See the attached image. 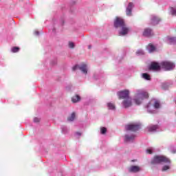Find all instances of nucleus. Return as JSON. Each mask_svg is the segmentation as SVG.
I'll list each match as a JSON object with an SVG mask.
<instances>
[{
	"mask_svg": "<svg viewBox=\"0 0 176 176\" xmlns=\"http://www.w3.org/2000/svg\"><path fill=\"white\" fill-rule=\"evenodd\" d=\"M136 54H137L138 56H144V51L140 50H138V51L136 52Z\"/></svg>",
	"mask_w": 176,
	"mask_h": 176,
	"instance_id": "cd10ccee",
	"label": "nucleus"
},
{
	"mask_svg": "<svg viewBox=\"0 0 176 176\" xmlns=\"http://www.w3.org/2000/svg\"><path fill=\"white\" fill-rule=\"evenodd\" d=\"M122 105L125 108H130L131 105H133V102H131V98H126V99H124L122 101Z\"/></svg>",
	"mask_w": 176,
	"mask_h": 176,
	"instance_id": "0eeeda50",
	"label": "nucleus"
},
{
	"mask_svg": "<svg viewBox=\"0 0 176 176\" xmlns=\"http://www.w3.org/2000/svg\"><path fill=\"white\" fill-rule=\"evenodd\" d=\"M106 133H107V128L101 127L100 128V134L104 135V134H106Z\"/></svg>",
	"mask_w": 176,
	"mask_h": 176,
	"instance_id": "a878e982",
	"label": "nucleus"
},
{
	"mask_svg": "<svg viewBox=\"0 0 176 176\" xmlns=\"http://www.w3.org/2000/svg\"><path fill=\"white\" fill-rule=\"evenodd\" d=\"M36 34L38 35V34H39V32H36Z\"/></svg>",
	"mask_w": 176,
	"mask_h": 176,
	"instance_id": "e433bc0d",
	"label": "nucleus"
},
{
	"mask_svg": "<svg viewBox=\"0 0 176 176\" xmlns=\"http://www.w3.org/2000/svg\"><path fill=\"white\" fill-rule=\"evenodd\" d=\"M126 23H124V20L120 17H116L114 21V27L116 28H122L124 27Z\"/></svg>",
	"mask_w": 176,
	"mask_h": 176,
	"instance_id": "20e7f679",
	"label": "nucleus"
},
{
	"mask_svg": "<svg viewBox=\"0 0 176 176\" xmlns=\"http://www.w3.org/2000/svg\"><path fill=\"white\" fill-rule=\"evenodd\" d=\"M76 115L75 113V112H73L71 116L69 117H68L67 120L69 122H74V120H75V118H76Z\"/></svg>",
	"mask_w": 176,
	"mask_h": 176,
	"instance_id": "f3484780",
	"label": "nucleus"
},
{
	"mask_svg": "<svg viewBox=\"0 0 176 176\" xmlns=\"http://www.w3.org/2000/svg\"><path fill=\"white\" fill-rule=\"evenodd\" d=\"M162 67H175V64L170 61H164L161 63Z\"/></svg>",
	"mask_w": 176,
	"mask_h": 176,
	"instance_id": "f8f14e48",
	"label": "nucleus"
},
{
	"mask_svg": "<svg viewBox=\"0 0 176 176\" xmlns=\"http://www.w3.org/2000/svg\"><path fill=\"white\" fill-rule=\"evenodd\" d=\"M107 107H108L109 109H111L112 111H115V109H116L115 107V104L113 103H111V102L107 103Z\"/></svg>",
	"mask_w": 176,
	"mask_h": 176,
	"instance_id": "aec40b11",
	"label": "nucleus"
},
{
	"mask_svg": "<svg viewBox=\"0 0 176 176\" xmlns=\"http://www.w3.org/2000/svg\"><path fill=\"white\" fill-rule=\"evenodd\" d=\"M77 135H78L79 137H80V135H82V133H80V132H76V133Z\"/></svg>",
	"mask_w": 176,
	"mask_h": 176,
	"instance_id": "f704fd0d",
	"label": "nucleus"
},
{
	"mask_svg": "<svg viewBox=\"0 0 176 176\" xmlns=\"http://www.w3.org/2000/svg\"><path fill=\"white\" fill-rule=\"evenodd\" d=\"M135 138V135H125L126 141H129V142L133 141Z\"/></svg>",
	"mask_w": 176,
	"mask_h": 176,
	"instance_id": "dca6fc26",
	"label": "nucleus"
},
{
	"mask_svg": "<svg viewBox=\"0 0 176 176\" xmlns=\"http://www.w3.org/2000/svg\"><path fill=\"white\" fill-rule=\"evenodd\" d=\"M146 152H147V153H148L149 155H152V154L153 153V152L152 151V149H151V148H148V149L146 150Z\"/></svg>",
	"mask_w": 176,
	"mask_h": 176,
	"instance_id": "2f4dec72",
	"label": "nucleus"
},
{
	"mask_svg": "<svg viewBox=\"0 0 176 176\" xmlns=\"http://www.w3.org/2000/svg\"><path fill=\"white\" fill-rule=\"evenodd\" d=\"M40 121H41V120L39 118H35L34 119V123H39Z\"/></svg>",
	"mask_w": 176,
	"mask_h": 176,
	"instance_id": "7c9ffc66",
	"label": "nucleus"
},
{
	"mask_svg": "<svg viewBox=\"0 0 176 176\" xmlns=\"http://www.w3.org/2000/svg\"><path fill=\"white\" fill-rule=\"evenodd\" d=\"M88 49H91V46L89 45Z\"/></svg>",
	"mask_w": 176,
	"mask_h": 176,
	"instance_id": "c9c22d12",
	"label": "nucleus"
},
{
	"mask_svg": "<svg viewBox=\"0 0 176 176\" xmlns=\"http://www.w3.org/2000/svg\"><path fill=\"white\" fill-rule=\"evenodd\" d=\"M129 173H138L141 171V168L138 166H131L129 168Z\"/></svg>",
	"mask_w": 176,
	"mask_h": 176,
	"instance_id": "9d476101",
	"label": "nucleus"
},
{
	"mask_svg": "<svg viewBox=\"0 0 176 176\" xmlns=\"http://www.w3.org/2000/svg\"><path fill=\"white\" fill-rule=\"evenodd\" d=\"M150 67H160V65L157 62H152Z\"/></svg>",
	"mask_w": 176,
	"mask_h": 176,
	"instance_id": "bb28decb",
	"label": "nucleus"
},
{
	"mask_svg": "<svg viewBox=\"0 0 176 176\" xmlns=\"http://www.w3.org/2000/svg\"><path fill=\"white\" fill-rule=\"evenodd\" d=\"M153 32H152V30L150 28H146L144 31L143 32V36H153Z\"/></svg>",
	"mask_w": 176,
	"mask_h": 176,
	"instance_id": "1a4fd4ad",
	"label": "nucleus"
},
{
	"mask_svg": "<svg viewBox=\"0 0 176 176\" xmlns=\"http://www.w3.org/2000/svg\"><path fill=\"white\" fill-rule=\"evenodd\" d=\"M140 129V124H129L125 126L126 131H138Z\"/></svg>",
	"mask_w": 176,
	"mask_h": 176,
	"instance_id": "39448f33",
	"label": "nucleus"
},
{
	"mask_svg": "<svg viewBox=\"0 0 176 176\" xmlns=\"http://www.w3.org/2000/svg\"><path fill=\"white\" fill-rule=\"evenodd\" d=\"M72 101L74 103L79 102L80 101V96L79 95H75L72 98Z\"/></svg>",
	"mask_w": 176,
	"mask_h": 176,
	"instance_id": "2eb2a0df",
	"label": "nucleus"
},
{
	"mask_svg": "<svg viewBox=\"0 0 176 176\" xmlns=\"http://www.w3.org/2000/svg\"><path fill=\"white\" fill-rule=\"evenodd\" d=\"M160 21H162V19H160V18H159L157 16H152L151 17V24L153 25H157V24H158L159 23H160Z\"/></svg>",
	"mask_w": 176,
	"mask_h": 176,
	"instance_id": "6e6552de",
	"label": "nucleus"
},
{
	"mask_svg": "<svg viewBox=\"0 0 176 176\" xmlns=\"http://www.w3.org/2000/svg\"><path fill=\"white\" fill-rule=\"evenodd\" d=\"M19 50H20V47H13L11 49V51L12 53H18V52H19Z\"/></svg>",
	"mask_w": 176,
	"mask_h": 176,
	"instance_id": "5701e85b",
	"label": "nucleus"
},
{
	"mask_svg": "<svg viewBox=\"0 0 176 176\" xmlns=\"http://www.w3.org/2000/svg\"><path fill=\"white\" fill-rule=\"evenodd\" d=\"M145 98H149V94L146 91L139 90L135 94V98L133 101L136 105H140L142 102V100H145Z\"/></svg>",
	"mask_w": 176,
	"mask_h": 176,
	"instance_id": "f257e3e1",
	"label": "nucleus"
},
{
	"mask_svg": "<svg viewBox=\"0 0 176 176\" xmlns=\"http://www.w3.org/2000/svg\"><path fill=\"white\" fill-rule=\"evenodd\" d=\"M57 65V60H54L51 62V65Z\"/></svg>",
	"mask_w": 176,
	"mask_h": 176,
	"instance_id": "72a5a7b5",
	"label": "nucleus"
},
{
	"mask_svg": "<svg viewBox=\"0 0 176 176\" xmlns=\"http://www.w3.org/2000/svg\"><path fill=\"white\" fill-rule=\"evenodd\" d=\"M162 69H164V71H171V70L174 69L173 67H162Z\"/></svg>",
	"mask_w": 176,
	"mask_h": 176,
	"instance_id": "b1692460",
	"label": "nucleus"
},
{
	"mask_svg": "<svg viewBox=\"0 0 176 176\" xmlns=\"http://www.w3.org/2000/svg\"><path fill=\"white\" fill-rule=\"evenodd\" d=\"M78 69H79L83 74H87V68L86 67H74L72 68V71H76Z\"/></svg>",
	"mask_w": 176,
	"mask_h": 176,
	"instance_id": "ddd939ff",
	"label": "nucleus"
},
{
	"mask_svg": "<svg viewBox=\"0 0 176 176\" xmlns=\"http://www.w3.org/2000/svg\"><path fill=\"white\" fill-rule=\"evenodd\" d=\"M161 163L171 164V160L164 155H155L151 161V164H160Z\"/></svg>",
	"mask_w": 176,
	"mask_h": 176,
	"instance_id": "f03ea898",
	"label": "nucleus"
},
{
	"mask_svg": "<svg viewBox=\"0 0 176 176\" xmlns=\"http://www.w3.org/2000/svg\"><path fill=\"white\" fill-rule=\"evenodd\" d=\"M143 79H146V80H151V76L147 73H144L142 74Z\"/></svg>",
	"mask_w": 176,
	"mask_h": 176,
	"instance_id": "a211bd4d",
	"label": "nucleus"
},
{
	"mask_svg": "<svg viewBox=\"0 0 176 176\" xmlns=\"http://www.w3.org/2000/svg\"><path fill=\"white\" fill-rule=\"evenodd\" d=\"M170 166L164 165L162 168V171H167V170H170Z\"/></svg>",
	"mask_w": 176,
	"mask_h": 176,
	"instance_id": "393cba45",
	"label": "nucleus"
},
{
	"mask_svg": "<svg viewBox=\"0 0 176 176\" xmlns=\"http://www.w3.org/2000/svg\"><path fill=\"white\" fill-rule=\"evenodd\" d=\"M119 100H126L130 98V91L127 89L120 91L118 92Z\"/></svg>",
	"mask_w": 176,
	"mask_h": 176,
	"instance_id": "7ed1b4c3",
	"label": "nucleus"
},
{
	"mask_svg": "<svg viewBox=\"0 0 176 176\" xmlns=\"http://www.w3.org/2000/svg\"><path fill=\"white\" fill-rule=\"evenodd\" d=\"M82 67H86V65H82Z\"/></svg>",
	"mask_w": 176,
	"mask_h": 176,
	"instance_id": "4c0bfd02",
	"label": "nucleus"
},
{
	"mask_svg": "<svg viewBox=\"0 0 176 176\" xmlns=\"http://www.w3.org/2000/svg\"><path fill=\"white\" fill-rule=\"evenodd\" d=\"M148 50H149V52L152 53V52H155L156 50V47H155L153 46V45L149 44L148 45Z\"/></svg>",
	"mask_w": 176,
	"mask_h": 176,
	"instance_id": "4be33fe9",
	"label": "nucleus"
},
{
	"mask_svg": "<svg viewBox=\"0 0 176 176\" xmlns=\"http://www.w3.org/2000/svg\"><path fill=\"white\" fill-rule=\"evenodd\" d=\"M162 69L161 67H150L149 70L150 71H155V72H159Z\"/></svg>",
	"mask_w": 176,
	"mask_h": 176,
	"instance_id": "6ab92c4d",
	"label": "nucleus"
},
{
	"mask_svg": "<svg viewBox=\"0 0 176 176\" xmlns=\"http://www.w3.org/2000/svg\"><path fill=\"white\" fill-rule=\"evenodd\" d=\"M133 6H134L133 5V3H129V5L126 8V16H131V10H132Z\"/></svg>",
	"mask_w": 176,
	"mask_h": 176,
	"instance_id": "9b49d317",
	"label": "nucleus"
},
{
	"mask_svg": "<svg viewBox=\"0 0 176 176\" xmlns=\"http://www.w3.org/2000/svg\"><path fill=\"white\" fill-rule=\"evenodd\" d=\"M132 162H135V160H132Z\"/></svg>",
	"mask_w": 176,
	"mask_h": 176,
	"instance_id": "ea45409f",
	"label": "nucleus"
},
{
	"mask_svg": "<svg viewBox=\"0 0 176 176\" xmlns=\"http://www.w3.org/2000/svg\"><path fill=\"white\" fill-rule=\"evenodd\" d=\"M153 107L155 109H159V108H160V102L155 100L153 104Z\"/></svg>",
	"mask_w": 176,
	"mask_h": 176,
	"instance_id": "412c9836",
	"label": "nucleus"
},
{
	"mask_svg": "<svg viewBox=\"0 0 176 176\" xmlns=\"http://www.w3.org/2000/svg\"><path fill=\"white\" fill-rule=\"evenodd\" d=\"M130 32V28L124 25L121 28V31L119 32L120 36H124V35H127Z\"/></svg>",
	"mask_w": 176,
	"mask_h": 176,
	"instance_id": "423d86ee",
	"label": "nucleus"
},
{
	"mask_svg": "<svg viewBox=\"0 0 176 176\" xmlns=\"http://www.w3.org/2000/svg\"><path fill=\"white\" fill-rule=\"evenodd\" d=\"M171 14L173 16H176V10H174L173 8H171Z\"/></svg>",
	"mask_w": 176,
	"mask_h": 176,
	"instance_id": "c756f323",
	"label": "nucleus"
},
{
	"mask_svg": "<svg viewBox=\"0 0 176 176\" xmlns=\"http://www.w3.org/2000/svg\"><path fill=\"white\" fill-rule=\"evenodd\" d=\"M157 129H159V125H150L147 127V129L150 133L156 131Z\"/></svg>",
	"mask_w": 176,
	"mask_h": 176,
	"instance_id": "4468645a",
	"label": "nucleus"
},
{
	"mask_svg": "<svg viewBox=\"0 0 176 176\" xmlns=\"http://www.w3.org/2000/svg\"><path fill=\"white\" fill-rule=\"evenodd\" d=\"M69 47L71 49H74L75 47V44L73 42H69Z\"/></svg>",
	"mask_w": 176,
	"mask_h": 176,
	"instance_id": "c85d7f7f",
	"label": "nucleus"
},
{
	"mask_svg": "<svg viewBox=\"0 0 176 176\" xmlns=\"http://www.w3.org/2000/svg\"><path fill=\"white\" fill-rule=\"evenodd\" d=\"M173 153H175V151H173Z\"/></svg>",
	"mask_w": 176,
	"mask_h": 176,
	"instance_id": "58836bf2",
	"label": "nucleus"
},
{
	"mask_svg": "<svg viewBox=\"0 0 176 176\" xmlns=\"http://www.w3.org/2000/svg\"><path fill=\"white\" fill-rule=\"evenodd\" d=\"M75 67H78V65H75Z\"/></svg>",
	"mask_w": 176,
	"mask_h": 176,
	"instance_id": "a19ab883",
	"label": "nucleus"
},
{
	"mask_svg": "<svg viewBox=\"0 0 176 176\" xmlns=\"http://www.w3.org/2000/svg\"><path fill=\"white\" fill-rule=\"evenodd\" d=\"M169 41L170 42V43H174V42H175V38H169Z\"/></svg>",
	"mask_w": 176,
	"mask_h": 176,
	"instance_id": "473e14b6",
	"label": "nucleus"
}]
</instances>
